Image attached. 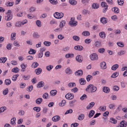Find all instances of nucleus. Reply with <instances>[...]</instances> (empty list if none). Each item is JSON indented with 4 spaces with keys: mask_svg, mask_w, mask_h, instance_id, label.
I'll return each instance as SVG.
<instances>
[{
    "mask_svg": "<svg viewBox=\"0 0 127 127\" xmlns=\"http://www.w3.org/2000/svg\"><path fill=\"white\" fill-rule=\"evenodd\" d=\"M90 89L92 93L94 92L96 90L97 88L96 87L94 86L93 85L90 84L88 86L85 90L86 92H89L88 90Z\"/></svg>",
    "mask_w": 127,
    "mask_h": 127,
    "instance_id": "obj_1",
    "label": "nucleus"
},
{
    "mask_svg": "<svg viewBox=\"0 0 127 127\" xmlns=\"http://www.w3.org/2000/svg\"><path fill=\"white\" fill-rule=\"evenodd\" d=\"M54 17L56 19H61L64 16V14L62 12L59 13L58 12H55L54 14Z\"/></svg>",
    "mask_w": 127,
    "mask_h": 127,
    "instance_id": "obj_2",
    "label": "nucleus"
},
{
    "mask_svg": "<svg viewBox=\"0 0 127 127\" xmlns=\"http://www.w3.org/2000/svg\"><path fill=\"white\" fill-rule=\"evenodd\" d=\"M91 59L92 60H95L98 59L97 55L95 53L93 54L90 56Z\"/></svg>",
    "mask_w": 127,
    "mask_h": 127,
    "instance_id": "obj_3",
    "label": "nucleus"
},
{
    "mask_svg": "<svg viewBox=\"0 0 127 127\" xmlns=\"http://www.w3.org/2000/svg\"><path fill=\"white\" fill-rule=\"evenodd\" d=\"M65 97L67 99H72L74 98V95L72 94L68 93L65 95Z\"/></svg>",
    "mask_w": 127,
    "mask_h": 127,
    "instance_id": "obj_4",
    "label": "nucleus"
},
{
    "mask_svg": "<svg viewBox=\"0 0 127 127\" xmlns=\"http://www.w3.org/2000/svg\"><path fill=\"white\" fill-rule=\"evenodd\" d=\"M60 119V117L59 116L56 115L53 117L52 118V120L54 122L58 121Z\"/></svg>",
    "mask_w": 127,
    "mask_h": 127,
    "instance_id": "obj_5",
    "label": "nucleus"
},
{
    "mask_svg": "<svg viewBox=\"0 0 127 127\" xmlns=\"http://www.w3.org/2000/svg\"><path fill=\"white\" fill-rule=\"evenodd\" d=\"M76 76H81L83 74V72L82 70H79L76 71L75 73Z\"/></svg>",
    "mask_w": 127,
    "mask_h": 127,
    "instance_id": "obj_6",
    "label": "nucleus"
},
{
    "mask_svg": "<svg viewBox=\"0 0 127 127\" xmlns=\"http://www.w3.org/2000/svg\"><path fill=\"white\" fill-rule=\"evenodd\" d=\"M100 66L101 68L104 69L106 68V64L104 62H103L100 64Z\"/></svg>",
    "mask_w": 127,
    "mask_h": 127,
    "instance_id": "obj_7",
    "label": "nucleus"
},
{
    "mask_svg": "<svg viewBox=\"0 0 127 127\" xmlns=\"http://www.w3.org/2000/svg\"><path fill=\"white\" fill-rule=\"evenodd\" d=\"M74 49L76 50H78L79 51H81L83 49V47L79 45L75 46L74 47Z\"/></svg>",
    "mask_w": 127,
    "mask_h": 127,
    "instance_id": "obj_8",
    "label": "nucleus"
},
{
    "mask_svg": "<svg viewBox=\"0 0 127 127\" xmlns=\"http://www.w3.org/2000/svg\"><path fill=\"white\" fill-rule=\"evenodd\" d=\"M95 103L94 102H92L90 103L89 105H88L86 107L87 109H90L94 106L95 105Z\"/></svg>",
    "mask_w": 127,
    "mask_h": 127,
    "instance_id": "obj_9",
    "label": "nucleus"
},
{
    "mask_svg": "<svg viewBox=\"0 0 127 127\" xmlns=\"http://www.w3.org/2000/svg\"><path fill=\"white\" fill-rule=\"evenodd\" d=\"M44 83L43 81H40L39 82L37 85V87L39 88L43 87L44 85Z\"/></svg>",
    "mask_w": 127,
    "mask_h": 127,
    "instance_id": "obj_10",
    "label": "nucleus"
},
{
    "mask_svg": "<svg viewBox=\"0 0 127 127\" xmlns=\"http://www.w3.org/2000/svg\"><path fill=\"white\" fill-rule=\"evenodd\" d=\"M100 21L101 23L103 24L106 23L107 22V19L104 17H103L101 18Z\"/></svg>",
    "mask_w": 127,
    "mask_h": 127,
    "instance_id": "obj_11",
    "label": "nucleus"
},
{
    "mask_svg": "<svg viewBox=\"0 0 127 127\" xmlns=\"http://www.w3.org/2000/svg\"><path fill=\"white\" fill-rule=\"evenodd\" d=\"M12 15L11 14L7 15L5 17V19L6 21H9L12 19Z\"/></svg>",
    "mask_w": 127,
    "mask_h": 127,
    "instance_id": "obj_12",
    "label": "nucleus"
},
{
    "mask_svg": "<svg viewBox=\"0 0 127 127\" xmlns=\"http://www.w3.org/2000/svg\"><path fill=\"white\" fill-rule=\"evenodd\" d=\"M103 91L105 93H108L110 91V89L108 87H104L103 88Z\"/></svg>",
    "mask_w": 127,
    "mask_h": 127,
    "instance_id": "obj_13",
    "label": "nucleus"
},
{
    "mask_svg": "<svg viewBox=\"0 0 127 127\" xmlns=\"http://www.w3.org/2000/svg\"><path fill=\"white\" fill-rule=\"evenodd\" d=\"M82 57L81 56L78 55L76 58V61L78 62H81L82 61L81 59Z\"/></svg>",
    "mask_w": 127,
    "mask_h": 127,
    "instance_id": "obj_14",
    "label": "nucleus"
},
{
    "mask_svg": "<svg viewBox=\"0 0 127 127\" xmlns=\"http://www.w3.org/2000/svg\"><path fill=\"white\" fill-rule=\"evenodd\" d=\"M79 82L80 84L81 85H84L86 83V80L83 78H81L79 80Z\"/></svg>",
    "mask_w": 127,
    "mask_h": 127,
    "instance_id": "obj_15",
    "label": "nucleus"
},
{
    "mask_svg": "<svg viewBox=\"0 0 127 127\" xmlns=\"http://www.w3.org/2000/svg\"><path fill=\"white\" fill-rule=\"evenodd\" d=\"M42 71V69L41 68H39L35 69V72L37 75L39 74Z\"/></svg>",
    "mask_w": 127,
    "mask_h": 127,
    "instance_id": "obj_16",
    "label": "nucleus"
},
{
    "mask_svg": "<svg viewBox=\"0 0 127 127\" xmlns=\"http://www.w3.org/2000/svg\"><path fill=\"white\" fill-rule=\"evenodd\" d=\"M43 99L41 98H39L36 100L35 102L37 104H39L41 103Z\"/></svg>",
    "mask_w": 127,
    "mask_h": 127,
    "instance_id": "obj_17",
    "label": "nucleus"
},
{
    "mask_svg": "<svg viewBox=\"0 0 127 127\" xmlns=\"http://www.w3.org/2000/svg\"><path fill=\"white\" fill-rule=\"evenodd\" d=\"M7 60V59L6 57H1L0 58V63H4Z\"/></svg>",
    "mask_w": 127,
    "mask_h": 127,
    "instance_id": "obj_18",
    "label": "nucleus"
},
{
    "mask_svg": "<svg viewBox=\"0 0 127 127\" xmlns=\"http://www.w3.org/2000/svg\"><path fill=\"white\" fill-rule=\"evenodd\" d=\"M99 35L101 38H104L105 37L106 34L104 32H102L99 33Z\"/></svg>",
    "mask_w": 127,
    "mask_h": 127,
    "instance_id": "obj_19",
    "label": "nucleus"
},
{
    "mask_svg": "<svg viewBox=\"0 0 127 127\" xmlns=\"http://www.w3.org/2000/svg\"><path fill=\"white\" fill-rule=\"evenodd\" d=\"M65 20H62L61 21L60 24V27L62 29L63 27L65 25Z\"/></svg>",
    "mask_w": 127,
    "mask_h": 127,
    "instance_id": "obj_20",
    "label": "nucleus"
},
{
    "mask_svg": "<svg viewBox=\"0 0 127 127\" xmlns=\"http://www.w3.org/2000/svg\"><path fill=\"white\" fill-rule=\"evenodd\" d=\"M65 72L66 74H72V71L71 70L69 67L67 68L65 70Z\"/></svg>",
    "mask_w": 127,
    "mask_h": 127,
    "instance_id": "obj_21",
    "label": "nucleus"
},
{
    "mask_svg": "<svg viewBox=\"0 0 127 127\" xmlns=\"http://www.w3.org/2000/svg\"><path fill=\"white\" fill-rule=\"evenodd\" d=\"M95 113V111L93 110H91L89 112V115H88L89 117L90 118L93 117Z\"/></svg>",
    "mask_w": 127,
    "mask_h": 127,
    "instance_id": "obj_22",
    "label": "nucleus"
},
{
    "mask_svg": "<svg viewBox=\"0 0 127 127\" xmlns=\"http://www.w3.org/2000/svg\"><path fill=\"white\" fill-rule=\"evenodd\" d=\"M112 10L115 13H118L119 12V10L118 8L117 7H115L112 8Z\"/></svg>",
    "mask_w": 127,
    "mask_h": 127,
    "instance_id": "obj_23",
    "label": "nucleus"
},
{
    "mask_svg": "<svg viewBox=\"0 0 127 127\" xmlns=\"http://www.w3.org/2000/svg\"><path fill=\"white\" fill-rule=\"evenodd\" d=\"M119 67L118 64H116L113 65L111 67V69L113 70H116Z\"/></svg>",
    "mask_w": 127,
    "mask_h": 127,
    "instance_id": "obj_24",
    "label": "nucleus"
},
{
    "mask_svg": "<svg viewBox=\"0 0 127 127\" xmlns=\"http://www.w3.org/2000/svg\"><path fill=\"white\" fill-rule=\"evenodd\" d=\"M82 34L85 36H88L90 35L89 32L87 31H84L82 33Z\"/></svg>",
    "mask_w": 127,
    "mask_h": 127,
    "instance_id": "obj_25",
    "label": "nucleus"
},
{
    "mask_svg": "<svg viewBox=\"0 0 127 127\" xmlns=\"http://www.w3.org/2000/svg\"><path fill=\"white\" fill-rule=\"evenodd\" d=\"M57 91L56 90H53L51 91L50 92L51 95L52 96L55 95L57 94Z\"/></svg>",
    "mask_w": 127,
    "mask_h": 127,
    "instance_id": "obj_26",
    "label": "nucleus"
},
{
    "mask_svg": "<svg viewBox=\"0 0 127 127\" xmlns=\"http://www.w3.org/2000/svg\"><path fill=\"white\" fill-rule=\"evenodd\" d=\"M69 2L72 5H75L77 4V1L74 0H69Z\"/></svg>",
    "mask_w": 127,
    "mask_h": 127,
    "instance_id": "obj_27",
    "label": "nucleus"
},
{
    "mask_svg": "<svg viewBox=\"0 0 127 127\" xmlns=\"http://www.w3.org/2000/svg\"><path fill=\"white\" fill-rule=\"evenodd\" d=\"M19 71V69L17 67H16L12 69V72L15 73H17Z\"/></svg>",
    "mask_w": 127,
    "mask_h": 127,
    "instance_id": "obj_28",
    "label": "nucleus"
},
{
    "mask_svg": "<svg viewBox=\"0 0 127 127\" xmlns=\"http://www.w3.org/2000/svg\"><path fill=\"white\" fill-rule=\"evenodd\" d=\"M109 122L114 124H116L117 122V121L113 118H111Z\"/></svg>",
    "mask_w": 127,
    "mask_h": 127,
    "instance_id": "obj_29",
    "label": "nucleus"
},
{
    "mask_svg": "<svg viewBox=\"0 0 127 127\" xmlns=\"http://www.w3.org/2000/svg\"><path fill=\"white\" fill-rule=\"evenodd\" d=\"M125 121H123L120 122V124L121 125L122 127H126L127 126V124L125 123Z\"/></svg>",
    "mask_w": 127,
    "mask_h": 127,
    "instance_id": "obj_30",
    "label": "nucleus"
},
{
    "mask_svg": "<svg viewBox=\"0 0 127 127\" xmlns=\"http://www.w3.org/2000/svg\"><path fill=\"white\" fill-rule=\"evenodd\" d=\"M72 38L75 41H78L79 40L80 38L78 36L74 35L73 36Z\"/></svg>",
    "mask_w": 127,
    "mask_h": 127,
    "instance_id": "obj_31",
    "label": "nucleus"
},
{
    "mask_svg": "<svg viewBox=\"0 0 127 127\" xmlns=\"http://www.w3.org/2000/svg\"><path fill=\"white\" fill-rule=\"evenodd\" d=\"M82 13L86 15L87 14H89L90 12L88 10L84 9L82 11Z\"/></svg>",
    "mask_w": 127,
    "mask_h": 127,
    "instance_id": "obj_32",
    "label": "nucleus"
},
{
    "mask_svg": "<svg viewBox=\"0 0 127 127\" xmlns=\"http://www.w3.org/2000/svg\"><path fill=\"white\" fill-rule=\"evenodd\" d=\"M29 53L30 54H34L36 53V51L35 50L31 49L30 50L29 52Z\"/></svg>",
    "mask_w": 127,
    "mask_h": 127,
    "instance_id": "obj_33",
    "label": "nucleus"
},
{
    "mask_svg": "<svg viewBox=\"0 0 127 127\" xmlns=\"http://www.w3.org/2000/svg\"><path fill=\"white\" fill-rule=\"evenodd\" d=\"M49 1L53 5H56L58 3L57 0H49Z\"/></svg>",
    "mask_w": 127,
    "mask_h": 127,
    "instance_id": "obj_34",
    "label": "nucleus"
},
{
    "mask_svg": "<svg viewBox=\"0 0 127 127\" xmlns=\"http://www.w3.org/2000/svg\"><path fill=\"white\" fill-rule=\"evenodd\" d=\"M117 45L119 47H123L124 46V43L121 42H119L117 43Z\"/></svg>",
    "mask_w": 127,
    "mask_h": 127,
    "instance_id": "obj_35",
    "label": "nucleus"
},
{
    "mask_svg": "<svg viewBox=\"0 0 127 127\" xmlns=\"http://www.w3.org/2000/svg\"><path fill=\"white\" fill-rule=\"evenodd\" d=\"M38 64L36 62H33L32 65V67L35 68L38 65Z\"/></svg>",
    "mask_w": 127,
    "mask_h": 127,
    "instance_id": "obj_36",
    "label": "nucleus"
},
{
    "mask_svg": "<svg viewBox=\"0 0 127 127\" xmlns=\"http://www.w3.org/2000/svg\"><path fill=\"white\" fill-rule=\"evenodd\" d=\"M93 8L94 9H97L99 8V5L97 3H93L92 5Z\"/></svg>",
    "mask_w": 127,
    "mask_h": 127,
    "instance_id": "obj_37",
    "label": "nucleus"
},
{
    "mask_svg": "<svg viewBox=\"0 0 127 127\" xmlns=\"http://www.w3.org/2000/svg\"><path fill=\"white\" fill-rule=\"evenodd\" d=\"M68 86L69 87H73L76 86V84L75 83L70 82L68 84Z\"/></svg>",
    "mask_w": 127,
    "mask_h": 127,
    "instance_id": "obj_38",
    "label": "nucleus"
},
{
    "mask_svg": "<svg viewBox=\"0 0 127 127\" xmlns=\"http://www.w3.org/2000/svg\"><path fill=\"white\" fill-rule=\"evenodd\" d=\"M19 75L18 74H17L14 75L12 78V80L14 81H15L17 79V77L19 76Z\"/></svg>",
    "mask_w": 127,
    "mask_h": 127,
    "instance_id": "obj_39",
    "label": "nucleus"
},
{
    "mask_svg": "<svg viewBox=\"0 0 127 127\" xmlns=\"http://www.w3.org/2000/svg\"><path fill=\"white\" fill-rule=\"evenodd\" d=\"M119 73L118 72H116L112 74L111 77L112 78H115L117 77Z\"/></svg>",
    "mask_w": 127,
    "mask_h": 127,
    "instance_id": "obj_40",
    "label": "nucleus"
},
{
    "mask_svg": "<svg viewBox=\"0 0 127 127\" xmlns=\"http://www.w3.org/2000/svg\"><path fill=\"white\" fill-rule=\"evenodd\" d=\"M118 4L121 6L123 5L124 3L123 0H118L117 1Z\"/></svg>",
    "mask_w": 127,
    "mask_h": 127,
    "instance_id": "obj_41",
    "label": "nucleus"
},
{
    "mask_svg": "<svg viewBox=\"0 0 127 127\" xmlns=\"http://www.w3.org/2000/svg\"><path fill=\"white\" fill-rule=\"evenodd\" d=\"M5 83L7 85H9L11 83L10 80L9 79H7L5 81Z\"/></svg>",
    "mask_w": 127,
    "mask_h": 127,
    "instance_id": "obj_42",
    "label": "nucleus"
},
{
    "mask_svg": "<svg viewBox=\"0 0 127 127\" xmlns=\"http://www.w3.org/2000/svg\"><path fill=\"white\" fill-rule=\"evenodd\" d=\"M84 115L82 114L78 116V119L79 120H82L84 119Z\"/></svg>",
    "mask_w": 127,
    "mask_h": 127,
    "instance_id": "obj_43",
    "label": "nucleus"
},
{
    "mask_svg": "<svg viewBox=\"0 0 127 127\" xmlns=\"http://www.w3.org/2000/svg\"><path fill=\"white\" fill-rule=\"evenodd\" d=\"M92 76L90 75H88L86 78V80L88 82H89L90 80L92 79Z\"/></svg>",
    "mask_w": 127,
    "mask_h": 127,
    "instance_id": "obj_44",
    "label": "nucleus"
},
{
    "mask_svg": "<svg viewBox=\"0 0 127 127\" xmlns=\"http://www.w3.org/2000/svg\"><path fill=\"white\" fill-rule=\"evenodd\" d=\"M33 110L34 111H36L37 112H39L40 110V108L38 107H35L33 108Z\"/></svg>",
    "mask_w": 127,
    "mask_h": 127,
    "instance_id": "obj_45",
    "label": "nucleus"
},
{
    "mask_svg": "<svg viewBox=\"0 0 127 127\" xmlns=\"http://www.w3.org/2000/svg\"><path fill=\"white\" fill-rule=\"evenodd\" d=\"M66 102L65 100H63L62 101L61 103H59V105L61 106H64Z\"/></svg>",
    "mask_w": 127,
    "mask_h": 127,
    "instance_id": "obj_46",
    "label": "nucleus"
},
{
    "mask_svg": "<svg viewBox=\"0 0 127 127\" xmlns=\"http://www.w3.org/2000/svg\"><path fill=\"white\" fill-rule=\"evenodd\" d=\"M6 109V107L5 106L1 107L0 108V113L3 112Z\"/></svg>",
    "mask_w": 127,
    "mask_h": 127,
    "instance_id": "obj_47",
    "label": "nucleus"
},
{
    "mask_svg": "<svg viewBox=\"0 0 127 127\" xmlns=\"http://www.w3.org/2000/svg\"><path fill=\"white\" fill-rule=\"evenodd\" d=\"M87 95L85 94H84L82 96L80 97V99L81 100L85 99L87 98Z\"/></svg>",
    "mask_w": 127,
    "mask_h": 127,
    "instance_id": "obj_48",
    "label": "nucleus"
},
{
    "mask_svg": "<svg viewBox=\"0 0 127 127\" xmlns=\"http://www.w3.org/2000/svg\"><path fill=\"white\" fill-rule=\"evenodd\" d=\"M53 67V66L52 65H50L47 66L46 67V69L48 71H50Z\"/></svg>",
    "mask_w": 127,
    "mask_h": 127,
    "instance_id": "obj_49",
    "label": "nucleus"
},
{
    "mask_svg": "<svg viewBox=\"0 0 127 127\" xmlns=\"http://www.w3.org/2000/svg\"><path fill=\"white\" fill-rule=\"evenodd\" d=\"M33 37L35 38H38L39 37V35L38 34V33L36 32H34L33 34Z\"/></svg>",
    "mask_w": 127,
    "mask_h": 127,
    "instance_id": "obj_50",
    "label": "nucleus"
},
{
    "mask_svg": "<svg viewBox=\"0 0 127 127\" xmlns=\"http://www.w3.org/2000/svg\"><path fill=\"white\" fill-rule=\"evenodd\" d=\"M101 44L100 42L99 41H96L95 44V46L98 47Z\"/></svg>",
    "mask_w": 127,
    "mask_h": 127,
    "instance_id": "obj_51",
    "label": "nucleus"
},
{
    "mask_svg": "<svg viewBox=\"0 0 127 127\" xmlns=\"http://www.w3.org/2000/svg\"><path fill=\"white\" fill-rule=\"evenodd\" d=\"M51 42H49L45 41L44 42V44L46 46H49L51 44Z\"/></svg>",
    "mask_w": 127,
    "mask_h": 127,
    "instance_id": "obj_52",
    "label": "nucleus"
},
{
    "mask_svg": "<svg viewBox=\"0 0 127 127\" xmlns=\"http://www.w3.org/2000/svg\"><path fill=\"white\" fill-rule=\"evenodd\" d=\"M36 24L39 27L41 26V22L39 20H37L36 22Z\"/></svg>",
    "mask_w": 127,
    "mask_h": 127,
    "instance_id": "obj_53",
    "label": "nucleus"
},
{
    "mask_svg": "<svg viewBox=\"0 0 127 127\" xmlns=\"http://www.w3.org/2000/svg\"><path fill=\"white\" fill-rule=\"evenodd\" d=\"M8 93V89L7 88L4 90H3V94L5 95L7 94Z\"/></svg>",
    "mask_w": 127,
    "mask_h": 127,
    "instance_id": "obj_54",
    "label": "nucleus"
},
{
    "mask_svg": "<svg viewBox=\"0 0 127 127\" xmlns=\"http://www.w3.org/2000/svg\"><path fill=\"white\" fill-rule=\"evenodd\" d=\"M48 96L47 93H45L43 95V97L44 99H47Z\"/></svg>",
    "mask_w": 127,
    "mask_h": 127,
    "instance_id": "obj_55",
    "label": "nucleus"
},
{
    "mask_svg": "<svg viewBox=\"0 0 127 127\" xmlns=\"http://www.w3.org/2000/svg\"><path fill=\"white\" fill-rule=\"evenodd\" d=\"M71 24V26H75L77 24V22L76 21H74L73 23L72 22H70Z\"/></svg>",
    "mask_w": 127,
    "mask_h": 127,
    "instance_id": "obj_56",
    "label": "nucleus"
},
{
    "mask_svg": "<svg viewBox=\"0 0 127 127\" xmlns=\"http://www.w3.org/2000/svg\"><path fill=\"white\" fill-rule=\"evenodd\" d=\"M79 124L78 123H75L72 124L71 125V127H77L78 126Z\"/></svg>",
    "mask_w": 127,
    "mask_h": 127,
    "instance_id": "obj_57",
    "label": "nucleus"
},
{
    "mask_svg": "<svg viewBox=\"0 0 127 127\" xmlns=\"http://www.w3.org/2000/svg\"><path fill=\"white\" fill-rule=\"evenodd\" d=\"M16 120V118H12L11 120V124L12 125H14V124L15 123V121Z\"/></svg>",
    "mask_w": 127,
    "mask_h": 127,
    "instance_id": "obj_58",
    "label": "nucleus"
},
{
    "mask_svg": "<svg viewBox=\"0 0 127 127\" xmlns=\"http://www.w3.org/2000/svg\"><path fill=\"white\" fill-rule=\"evenodd\" d=\"M126 53V52L124 51H121L120 52L118 53V54L120 56L123 55L125 54Z\"/></svg>",
    "mask_w": 127,
    "mask_h": 127,
    "instance_id": "obj_59",
    "label": "nucleus"
},
{
    "mask_svg": "<svg viewBox=\"0 0 127 127\" xmlns=\"http://www.w3.org/2000/svg\"><path fill=\"white\" fill-rule=\"evenodd\" d=\"M78 90V89L76 87H75L71 90V92L74 93L77 92Z\"/></svg>",
    "mask_w": 127,
    "mask_h": 127,
    "instance_id": "obj_60",
    "label": "nucleus"
},
{
    "mask_svg": "<svg viewBox=\"0 0 127 127\" xmlns=\"http://www.w3.org/2000/svg\"><path fill=\"white\" fill-rule=\"evenodd\" d=\"M113 89L114 91H117L119 90V87L118 86H115L113 87Z\"/></svg>",
    "mask_w": 127,
    "mask_h": 127,
    "instance_id": "obj_61",
    "label": "nucleus"
},
{
    "mask_svg": "<svg viewBox=\"0 0 127 127\" xmlns=\"http://www.w3.org/2000/svg\"><path fill=\"white\" fill-rule=\"evenodd\" d=\"M14 4V2H8L6 4V5L7 6H12Z\"/></svg>",
    "mask_w": 127,
    "mask_h": 127,
    "instance_id": "obj_62",
    "label": "nucleus"
},
{
    "mask_svg": "<svg viewBox=\"0 0 127 127\" xmlns=\"http://www.w3.org/2000/svg\"><path fill=\"white\" fill-rule=\"evenodd\" d=\"M89 0H82V3L85 5H86L89 2Z\"/></svg>",
    "mask_w": 127,
    "mask_h": 127,
    "instance_id": "obj_63",
    "label": "nucleus"
},
{
    "mask_svg": "<svg viewBox=\"0 0 127 127\" xmlns=\"http://www.w3.org/2000/svg\"><path fill=\"white\" fill-rule=\"evenodd\" d=\"M98 52L100 53H102L105 51L104 48H100L98 49Z\"/></svg>",
    "mask_w": 127,
    "mask_h": 127,
    "instance_id": "obj_64",
    "label": "nucleus"
}]
</instances>
